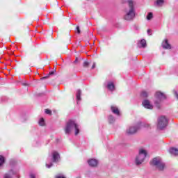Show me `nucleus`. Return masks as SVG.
Listing matches in <instances>:
<instances>
[{"label":"nucleus","mask_w":178,"mask_h":178,"mask_svg":"<svg viewBox=\"0 0 178 178\" xmlns=\"http://www.w3.org/2000/svg\"><path fill=\"white\" fill-rule=\"evenodd\" d=\"M155 105H156V106L157 107V108H161V106L159 105V103H158V101H156L155 102Z\"/></svg>","instance_id":"bb28decb"},{"label":"nucleus","mask_w":178,"mask_h":178,"mask_svg":"<svg viewBox=\"0 0 178 178\" xmlns=\"http://www.w3.org/2000/svg\"><path fill=\"white\" fill-rule=\"evenodd\" d=\"M141 48H145L147 47V41L145 40H141L140 42Z\"/></svg>","instance_id":"dca6fc26"},{"label":"nucleus","mask_w":178,"mask_h":178,"mask_svg":"<svg viewBox=\"0 0 178 178\" xmlns=\"http://www.w3.org/2000/svg\"><path fill=\"white\" fill-rule=\"evenodd\" d=\"M129 6L130 8L129 12L124 17V20H133L134 19V5L133 0H128Z\"/></svg>","instance_id":"f03ea898"},{"label":"nucleus","mask_w":178,"mask_h":178,"mask_svg":"<svg viewBox=\"0 0 178 178\" xmlns=\"http://www.w3.org/2000/svg\"><path fill=\"white\" fill-rule=\"evenodd\" d=\"M59 159V153L54 152L52 154V161L53 162H58Z\"/></svg>","instance_id":"ddd939ff"},{"label":"nucleus","mask_w":178,"mask_h":178,"mask_svg":"<svg viewBox=\"0 0 178 178\" xmlns=\"http://www.w3.org/2000/svg\"><path fill=\"white\" fill-rule=\"evenodd\" d=\"M147 154L148 153H147V151L145 149H139V154L136 159V165H141V163L144 162L145 158H147Z\"/></svg>","instance_id":"7ed1b4c3"},{"label":"nucleus","mask_w":178,"mask_h":178,"mask_svg":"<svg viewBox=\"0 0 178 178\" xmlns=\"http://www.w3.org/2000/svg\"><path fill=\"white\" fill-rule=\"evenodd\" d=\"M44 113L47 114V115H52V111L48 108L45 109L44 110Z\"/></svg>","instance_id":"b1692460"},{"label":"nucleus","mask_w":178,"mask_h":178,"mask_svg":"<svg viewBox=\"0 0 178 178\" xmlns=\"http://www.w3.org/2000/svg\"><path fill=\"white\" fill-rule=\"evenodd\" d=\"M152 17H154V15L152 14V13H149L146 17V19H147V20H151V19H152Z\"/></svg>","instance_id":"aec40b11"},{"label":"nucleus","mask_w":178,"mask_h":178,"mask_svg":"<svg viewBox=\"0 0 178 178\" xmlns=\"http://www.w3.org/2000/svg\"><path fill=\"white\" fill-rule=\"evenodd\" d=\"M22 86H30V83H22Z\"/></svg>","instance_id":"2f4dec72"},{"label":"nucleus","mask_w":178,"mask_h":178,"mask_svg":"<svg viewBox=\"0 0 178 178\" xmlns=\"http://www.w3.org/2000/svg\"><path fill=\"white\" fill-rule=\"evenodd\" d=\"M75 129V136H77L80 133V129H79V125L73 120H70L64 129L65 134H70L71 131Z\"/></svg>","instance_id":"f257e3e1"},{"label":"nucleus","mask_w":178,"mask_h":178,"mask_svg":"<svg viewBox=\"0 0 178 178\" xmlns=\"http://www.w3.org/2000/svg\"><path fill=\"white\" fill-rule=\"evenodd\" d=\"M88 163L89 166H91L92 168H95L98 165V161L97 159H91L88 161Z\"/></svg>","instance_id":"1a4fd4ad"},{"label":"nucleus","mask_w":178,"mask_h":178,"mask_svg":"<svg viewBox=\"0 0 178 178\" xmlns=\"http://www.w3.org/2000/svg\"><path fill=\"white\" fill-rule=\"evenodd\" d=\"M142 98H147L148 97V93L146 91H143L140 94Z\"/></svg>","instance_id":"412c9836"},{"label":"nucleus","mask_w":178,"mask_h":178,"mask_svg":"<svg viewBox=\"0 0 178 178\" xmlns=\"http://www.w3.org/2000/svg\"><path fill=\"white\" fill-rule=\"evenodd\" d=\"M142 104L143 105L144 108H146V109H152V108H154L152 104H151V103L147 99L144 100Z\"/></svg>","instance_id":"9d476101"},{"label":"nucleus","mask_w":178,"mask_h":178,"mask_svg":"<svg viewBox=\"0 0 178 178\" xmlns=\"http://www.w3.org/2000/svg\"><path fill=\"white\" fill-rule=\"evenodd\" d=\"M138 130H140V126L131 127L127 130V134L129 135L136 134Z\"/></svg>","instance_id":"423d86ee"},{"label":"nucleus","mask_w":178,"mask_h":178,"mask_svg":"<svg viewBox=\"0 0 178 178\" xmlns=\"http://www.w3.org/2000/svg\"><path fill=\"white\" fill-rule=\"evenodd\" d=\"M76 99L77 101H81V90H77Z\"/></svg>","instance_id":"f3484780"},{"label":"nucleus","mask_w":178,"mask_h":178,"mask_svg":"<svg viewBox=\"0 0 178 178\" xmlns=\"http://www.w3.org/2000/svg\"><path fill=\"white\" fill-rule=\"evenodd\" d=\"M111 110L112 111L113 113L115 115H117V116L120 115V111H119V108L115 106H111Z\"/></svg>","instance_id":"f8f14e48"},{"label":"nucleus","mask_w":178,"mask_h":178,"mask_svg":"<svg viewBox=\"0 0 178 178\" xmlns=\"http://www.w3.org/2000/svg\"><path fill=\"white\" fill-rule=\"evenodd\" d=\"M174 94H175L176 98L178 99V93H177V92H175Z\"/></svg>","instance_id":"473e14b6"},{"label":"nucleus","mask_w":178,"mask_h":178,"mask_svg":"<svg viewBox=\"0 0 178 178\" xmlns=\"http://www.w3.org/2000/svg\"><path fill=\"white\" fill-rule=\"evenodd\" d=\"M5 163V157L0 155V168Z\"/></svg>","instance_id":"a211bd4d"},{"label":"nucleus","mask_w":178,"mask_h":178,"mask_svg":"<svg viewBox=\"0 0 178 178\" xmlns=\"http://www.w3.org/2000/svg\"><path fill=\"white\" fill-rule=\"evenodd\" d=\"M164 0H156V3L158 6H162L163 5Z\"/></svg>","instance_id":"6ab92c4d"},{"label":"nucleus","mask_w":178,"mask_h":178,"mask_svg":"<svg viewBox=\"0 0 178 178\" xmlns=\"http://www.w3.org/2000/svg\"><path fill=\"white\" fill-rule=\"evenodd\" d=\"M90 63L88 61H85L83 64V67H88V66H90Z\"/></svg>","instance_id":"393cba45"},{"label":"nucleus","mask_w":178,"mask_h":178,"mask_svg":"<svg viewBox=\"0 0 178 178\" xmlns=\"http://www.w3.org/2000/svg\"><path fill=\"white\" fill-rule=\"evenodd\" d=\"M49 77V75L41 78L40 80H45V79H48Z\"/></svg>","instance_id":"c85d7f7f"},{"label":"nucleus","mask_w":178,"mask_h":178,"mask_svg":"<svg viewBox=\"0 0 178 178\" xmlns=\"http://www.w3.org/2000/svg\"><path fill=\"white\" fill-rule=\"evenodd\" d=\"M108 122L110 123H113V122H115V118H113V116L112 115L108 116Z\"/></svg>","instance_id":"5701e85b"},{"label":"nucleus","mask_w":178,"mask_h":178,"mask_svg":"<svg viewBox=\"0 0 178 178\" xmlns=\"http://www.w3.org/2000/svg\"><path fill=\"white\" fill-rule=\"evenodd\" d=\"M55 72H56V70L54 69L52 71L49 72V76H52V74H55Z\"/></svg>","instance_id":"a878e982"},{"label":"nucleus","mask_w":178,"mask_h":178,"mask_svg":"<svg viewBox=\"0 0 178 178\" xmlns=\"http://www.w3.org/2000/svg\"><path fill=\"white\" fill-rule=\"evenodd\" d=\"M149 164L152 166H156L159 170H163V169H165V163L158 157L154 158L153 160L150 161Z\"/></svg>","instance_id":"20e7f679"},{"label":"nucleus","mask_w":178,"mask_h":178,"mask_svg":"<svg viewBox=\"0 0 178 178\" xmlns=\"http://www.w3.org/2000/svg\"><path fill=\"white\" fill-rule=\"evenodd\" d=\"M147 33H148V34H149L151 33V29H148Z\"/></svg>","instance_id":"e433bc0d"},{"label":"nucleus","mask_w":178,"mask_h":178,"mask_svg":"<svg viewBox=\"0 0 178 178\" xmlns=\"http://www.w3.org/2000/svg\"><path fill=\"white\" fill-rule=\"evenodd\" d=\"M40 126H45V120L44 118H41L39 121Z\"/></svg>","instance_id":"4be33fe9"},{"label":"nucleus","mask_w":178,"mask_h":178,"mask_svg":"<svg viewBox=\"0 0 178 178\" xmlns=\"http://www.w3.org/2000/svg\"><path fill=\"white\" fill-rule=\"evenodd\" d=\"M162 47H163V49H172V46L170 45V44H169V40H168V39L164 40V41L162 43Z\"/></svg>","instance_id":"6e6552de"},{"label":"nucleus","mask_w":178,"mask_h":178,"mask_svg":"<svg viewBox=\"0 0 178 178\" xmlns=\"http://www.w3.org/2000/svg\"><path fill=\"white\" fill-rule=\"evenodd\" d=\"M16 175V171L10 170L8 173L5 174L3 178H12V176Z\"/></svg>","instance_id":"9b49d317"},{"label":"nucleus","mask_w":178,"mask_h":178,"mask_svg":"<svg viewBox=\"0 0 178 178\" xmlns=\"http://www.w3.org/2000/svg\"><path fill=\"white\" fill-rule=\"evenodd\" d=\"M30 177H31V178H35V176L34 175L31 174V175H30Z\"/></svg>","instance_id":"f704fd0d"},{"label":"nucleus","mask_w":178,"mask_h":178,"mask_svg":"<svg viewBox=\"0 0 178 178\" xmlns=\"http://www.w3.org/2000/svg\"><path fill=\"white\" fill-rule=\"evenodd\" d=\"M95 63H93V65H92V69H95Z\"/></svg>","instance_id":"72a5a7b5"},{"label":"nucleus","mask_w":178,"mask_h":178,"mask_svg":"<svg viewBox=\"0 0 178 178\" xmlns=\"http://www.w3.org/2000/svg\"><path fill=\"white\" fill-rule=\"evenodd\" d=\"M155 97L157 101H162V99H165L166 98L165 94L162 93V92H156Z\"/></svg>","instance_id":"0eeeda50"},{"label":"nucleus","mask_w":178,"mask_h":178,"mask_svg":"<svg viewBox=\"0 0 178 178\" xmlns=\"http://www.w3.org/2000/svg\"><path fill=\"white\" fill-rule=\"evenodd\" d=\"M46 166H47V168H51V166H52V164H51L50 165H48V164H46Z\"/></svg>","instance_id":"c9c22d12"},{"label":"nucleus","mask_w":178,"mask_h":178,"mask_svg":"<svg viewBox=\"0 0 178 178\" xmlns=\"http://www.w3.org/2000/svg\"><path fill=\"white\" fill-rule=\"evenodd\" d=\"M76 31H77L78 34H80V27H79V26L76 27Z\"/></svg>","instance_id":"7c9ffc66"},{"label":"nucleus","mask_w":178,"mask_h":178,"mask_svg":"<svg viewBox=\"0 0 178 178\" xmlns=\"http://www.w3.org/2000/svg\"><path fill=\"white\" fill-rule=\"evenodd\" d=\"M107 88L110 91H115V84H113V82H109L107 85Z\"/></svg>","instance_id":"4468645a"},{"label":"nucleus","mask_w":178,"mask_h":178,"mask_svg":"<svg viewBox=\"0 0 178 178\" xmlns=\"http://www.w3.org/2000/svg\"><path fill=\"white\" fill-rule=\"evenodd\" d=\"M170 153L172 154V155H178V149L171 147L169 150Z\"/></svg>","instance_id":"2eb2a0df"},{"label":"nucleus","mask_w":178,"mask_h":178,"mask_svg":"<svg viewBox=\"0 0 178 178\" xmlns=\"http://www.w3.org/2000/svg\"><path fill=\"white\" fill-rule=\"evenodd\" d=\"M52 5H58V0H54V3H52Z\"/></svg>","instance_id":"c756f323"},{"label":"nucleus","mask_w":178,"mask_h":178,"mask_svg":"<svg viewBox=\"0 0 178 178\" xmlns=\"http://www.w3.org/2000/svg\"><path fill=\"white\" fill-rule=\"evenodd\" d=\"M56 178H65L63 175H56Z\"/></svg>","instance_id":"cd10ccee"},{"label":"nucleus","mask_w":178,"mask_h":178,"mask_svg":"<svg viewBox=\"0 0 178 178\" xmlns=\"http://www.w3.org/2000/svg\"><path fill=\"white\" fill-rule=\"evenodd\" d=\"M169 122L168 121V119L165 116H161L158 120V124L157 128L159 130H163L166 126H168Z\"/></svg>","instance_id":"39448f33"}]
</instances>
